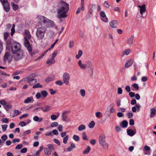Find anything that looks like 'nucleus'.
<instances>
[{
  "label": "nucleus",
  "mask_w": 156,
  "mask_h": 156,
  "mask_svg": "<svg viewBox=\"0 0 156 156\" xmlns=\"http://www.w3.org/2000/svg\"><path fill=\"white\" fill-rule=\"evenodd\" d=\"M122 92V90L121 87H119L118 89V94H121Z\"/></svg>",
  "instance_id": "nucleus-62"
},
{
  "label": "nucleus",
  "mask_w": 156,
  "mask_h": 156,
  "mask_svg": "<svg viewBox=\"0 0 156 156\" xmlns=\"http://www.w3.org/2000/svg\"><path fill=\"white\" fill-rule=\"evenodd\" d=\"M70 111H66L63 112L62 113V119L63 121H66L67 119V116L66 115L69 113Z\"/></svg>",
  "instance_id": "nucleus-18"
},
{
  "label": "nucleus",
  "mask_w": 156,
  "mask_h": 156,
  "mask_svg": "<svg viewBox=\"0 0 156 156\" xmlns=\"http://www.w3.org/2000/svg\"><path fill=\"white\" fill-rule=\"evenodd\" d=\"M133 63V61L131 59L128 60L126 63L125 67L126 68L130 66Z\"/></svg>",
  "instance_id": "nucleus-24"
},
{
  "label": "nucleus",
  "mask_w": 156,
  "mask_h": 156,
  "mask_svg": "<svg viewBox=\"0 0 156 156\" xmlns=\"http://www.w3.org/2000/svg\"><path fill=\"white\" fill-rule=\"evenodd\" d=\"M8 126V125L6 124L2 125L1 127L2 131L4 132L6 130Z\"/></svg>",
  "instance_id": "nucleus-41"
},
{
  "label": "nucleus",
  "mask_w": 156,
  "mask_h": 156,
  "mask_svg": "<svg viewBox=\"0 0 156 156\" xmlns=\"http://www.w3.org/2000/svg\"><path fill=\"white\" fill-rule=\"evenodd\" d=\"M127 133L128 135L131 136H132L136 134V130L133 131L132 129H129L127 130Z\"/></svg>",
  "instance_id": "nucleus-21"
},
{
  "label": "nucleus",
  "mask_w": 156,
  "mask_h": 156,
  "mask_svg": "<svg viewBox=\"0 0 156 156\" xmlns=\"http://www.w3.org/2000/svg\"><path fill=\"white\" fill-rule=\"evenodd\" d=\"M49 50L48 49L47 50L45 51L38 58H37L35 61H36L41 59L47 53L48 51Z\"/></svg>",
  "instance_id": "nucleus-33"
},
{
  "label": "nucleus",
  "mask_w": 156,
  "mask_h": 156,
  "mask_svg": "<svg viewBox=\"0 0 156 156\" xmlns=\"http://www.w3.org/2000/svg\"><path fill=\"white\" fill-rule=\"evenodd\" d=\"M23 147V145L22 144H20L17 145L15 147L16 149H20Z\"/></svg>",
  "instance_id": "nucleus-60"
},
{
  "label": "nucleus",
  "mask_w": 156,
  "mask_h": 156,
  "mask_svg": "<svg viewBox=\"0 0 156 156\" xmlns=\"http://www.w3.org/2000/svg\"><path fill=\"white\" fill-rule=\"evenodd\" d=\"M104 5L105 7L106 8H108L110 7V5L107 1L105 2L104 3Z\"/></svg>",
  "instance_id": "nucleus-56"
},
{
  "label": "nucleus",
  "mask_w": 156,
  "mask_h": 156,
  "mask_svg": "<svg viewBox=\"0 0 156 156\" xmlns=\"http://www.w3.org/2000/svg\"><path fill=\"white\" fill-rule=\"evenodd\" d=\"M24 56V53L23 51L22 50L19 51H18L13 53V58L16 61H18Z\"/></svg>",
  "instance_id": "nucleus-3"
},
{
  "label": "nucleus",
  "mask_w": 156,
  "mask_h": 156,
  "mask_svg": "<svg viewBox=\"0 0 156 156\" xmlns=\"http://www.w3.org/2000/svg\"><path fill=\"white\" fill-rule=\"evenodd\" d=\"M49 90L50 92V94H51L52 95L55 94L56 93V91L54 90H53V89L52 88L49 89Z\"/></svg>",
  "instance_id": "nucleus-59"
},
{
  "label": "nucleus",
  "mask_w": 156,
  "mask_h": 156,
  "mask_svg": "<svg viewBox=\"0 0 156 156\" xmlns=\"http://www.w3.org/2000/svg\"><path fill=\"white\" fill-rule=\"evenodd\" d=\"M58 53V51L57 50L55 51L52 54L51 57L47 60L46 63L50 66L54 64L55 62V61L54 59V58L56 56Z\"/></svg>",
  "instance_id": "nucleus-5"
},
{
  "label": "nucleus",
  "mask_w": 156,
  "mask_h": 156,
  "mask_svg": "<svg viewBox=\"0 0 156 156\" xmlns=\"http://www.w3.org/2000/svg\"><path fill=\"white\" fill-rule=\"evenodd\" d=\"M105 136L103 134H101L99 137L98 142L99 144L106 141Z\"/></svg>",
  "instance_id": "nucleus-15"
},
{
  "label": "nucleus",
  "mask_w": 156,
  "mask_h": 156,
  "mask_svg": "<svg viewBox=\"0 0 156 156\" xmlns=\"http://www.w3.org/2000/svg\"><path fill=\"white\" fill-rule=\"evenodd\" d=\"M48 147V148H49L51 151H54L55 150L52 144H48L47 146Z\"/></svg>",
  "instance_id": "nucleus-44"
},
{
  "label": "nucleus",
  "mask_w": 156,
  "mask_h": 156,
  "mask_svg": "<svg viewBox=\"0 0 156 156\" xmlns=\"http://www.w3.org/2000/svg\"><path fill=\"white\" fill-rule=\"evenodd\" d=\"M2 4L4 10L7 12L9 11L10 7L7 0H0Z\"/></svg>",
  "instance_id": "nucleus-9"
},
{
  "label": "nucleus",
  "mask_w": 156,
  "mask_h": 156,
  "mask_svg": "<svg viewBox=\"0 0 156 156\" xmlns=\"http://www.w3.org/2000/svg\"><path fill=\"white\" fill-rule=\"evenodd\" d=\"M54 141L55 143L56 144H57L59 146L60 145V142H59V140L58 139H55L54 140Z\"/></svg>",
  "instance_id": "nucleus-63"
},
{
  "label": "nucleus",
  "mask_w": 156,
  "mask_h": 156,
  "mask_svg": "<svg viewBox=\"0 0 156 156\" xmlns=\"http://www.w3.org/2000/svg\"><path fill=\"white\" fill-rule=\"evenodd\" d=\"M103 149L106 150L108 148V144L106 141L99 144Z\"/></svg>",
  "instance_id": "nucleus-17"
},
{
  "label": "nucleus",
  "mask_w": 156,
  "mask_h": 156,
  "mask_svg": "<svg viewBox=\"0 0 156 156\" xmlns=\"http://www.w3.org/2000/svg\"><path fill=\"white\" fill-rule=\"evenodd\" d=\"M86 129V126L85 125H81L78 127V130L79 131H81L85 129Z\"/></svg>",
  "instance_id": "nucleus-38"
},
{
  "label": "nucleus",
  "mask_w": 156,
  "mask_h": 156,
  "mask_svg": "<svg viewBox=\"0 0 156 156\" xmlns=\"http://www.w3.org/2000/svg\"><path fill=\"white\" fill-rule=\"evenodd\" d=\"M44 24L48 27H52L54 25V23L52 21L48 19Z\"/></svg>",
  "instance_id": "nucleus-13"
},
{
  "label": "nucleus",
  "mask_w": 156,
  "mask_h": 156,
  "mask_svg": "<svg viewBox=\"0 0 156 156\" xmlns=\"http://www.w3.org/2000/svg\"><path fill=\"white\" fill-rule=\"evenodd\" d=\"M80 94L82 97H84L85 96L86 91L85 90L83 89H81L80 90Z\"/></svg>",
  "instance_id": "nucleus-30"
},
{
  "label": "nucleus",
  "mask_w": 156,
  "mask_h": 156,
  "mask_svg": "<svg viewBox=\"0 0 156 156\" xmlns=\"http://www.w3.org/2000/svg\"><path fill=\"white\" fill-rule=\"evenodd\" d=\"M91 8L90 9L89 12L90 14H92L93 13L94 9L95 8L96 6L94 4H92L91 5Z\"/></svg>",
  "instance_id": "nucleus-34"
},
{
  "label": "nucleus",
  "mask_w": 156,
  "mask_h": 156,
  "mask_svg": "<svg viewBox=\"0 0 156 156\" xmlns=\"http://www.w3.org/2000/svg\"><path fill=\"white\" fill-rule=\"evenodd\" d=\"M101 112H98L95 113L96 116L98 118H100L101 117Z\"/></svg>",
  "instance_id": "nucleus-57"
},
{
  "label": "nucleus",
  "mask_w": 156,
  "mask_h": 156,
  "mask_svg": "<svg viewBox=\"0 0 156 156\" xmlns=\"http://www.w3.org/2000/svg\"><path fill=\"white\" fill-rule=\"evenodd\" d=\"M130 52V50L129 49H127L125 50L123 53V55H128Z\"/></svg>",
  "instance_id": "nucleus-37"
},
{
  "label": "nucleus",
  "mask_w": 156,
  "mask_h": 156,
  "mask_svg": "<svg viewBox=\"0 0 156 156\" xmlns=\"http://www.w3.org/2000/svg\"><path fill=\"white\" fill-rule=\"evenodd\" d=\"M63 81L64 83L66 85H68L69 83L70 76L68 73L65 72L63 73L62 76Z\"/></svg>",
  "instance_id": "nucleus-6"
},
{
  "label": "nucleus",
  "mask_w": 156,
  "mask_h": 156,
  "mask_svg": "<svg viewBox=\"0 0 156 156\" xmlns=\"http://www.w3.org/2000/svg\"><path fill=\"white\" fill-rule=\"evenodd\" d=\"M128 124V122L126 120H123L122 121L120 126L122 127L123 128H126L127 127Z\"/></svg>",
  "instance_id": "nucleus-27"
},
{
  "label": "nucleus",
  "mask_w": 156,
  "mask_h": 156,
  "mask_svg": "<svg viewBox=\"0 0 156 156\" xmlns=\"http://www.w3.org/2000/svg\"><path fill=\"white\" fill-rule=\"evenodd\" d=\"M63 82L61 80H58L55 82V84L57 85L62 86L63 84Z\"/></svg>",
  "instance_id": "nucleus-48"
},
{
  "label": "nucleus",
  "mask_w": 156,
  "mask_h": 156,
  "mask_svg": "<svg viewBox=\"0 0 156 156\" xmlns=\"http://www.w3.org/2000/svg\"><path fill=\"white\" fill-rule=\"evenodd\" d=\"M24 43L25 46L27 48L30 53V54L31 55H32V48L30 46V42L28 40V39H27L26 37H25L24 38Z\"/></svg>",
  "instance_id": "nucleus-7"
},
{
  "label": "nucleus",
  "mask_w": 156,
  "mask_h": 156,
  "mask_svg": "<svg viewBox=\"0 0 156 156\" xmlns=\"http://www.w3.org/2000/svg\"><path fill=\"white\" fill-rule=\"evenodd\" d=\"M12 8L15 11H16L18 9V6L17 5L15 4H12Z\"/></svg>",
  "instance_id": "nucleus-51"
},
{
  "label": "nucleus",
  "mask_w": 156,
  "mask_h": 156,
  "mask_svg": "<svg viewBox=\"0 0 156 156\" xmlns=\"http://www.w3.org/2000/svg\"><path fill=\"white\" fill-rule=\"evenodd\" d=\"M91 148L90 146H88L87 147L83 152V154H87L89 153Z\"/></svg>",
  "instance_id": "nucleus-36"
},
{
  "label": "nucleus",
  "mask_w": 156,
  "mask_h": 156,
  "mask_svg": "<svg viewBox=\"0 0 156 156\" xmlns=\"http://www.w3.org/2000/svg\"><path fill=\"white\" fill-rule=\"evenodd\" d=\"M118 24V22L117 20H113L110 21L109 23L110 26L113 28H116Z\"/></svg>",
  "instance_id": "nucleus-14"
},
{
  "label": "nucleus",
  "mask_w": 156,
  "mask_h": 156,
  "mask_svg": "<svg viewBox=\"0 0 156 156\" xmlns=\"http://www.w3.org/2000/svg\"><path fill=\"white\" fill-rule=\"evenodd\" d=\"M33 120L36 122H41L43 120V118L42 117L39 118L37 116H35L33 118Z\"/></svg>",
  "instance_id": "nucleus-22"
},
{
  "label": "nucleus",
  "mask_w": 156,
  "mask_h": 156,
  "mask_svg": "<svg viewBox=\"0 0 156 156\" xmlns=\"http://www.w3.org/2000/svg\"><path fill=\"white\" fill-rule=\"evenodd\" d=\"M42 85L40 84L39 83H37L36 84L34 85L33 87V88H36L39 87H42Z\"/></svg>",
  "instance_id": "nucleus-49"
},
{
  "label": "nucleus",
  "mask_w": 156,
  "mask_h": 156,
  "mask_svg": "<svg viewBox=\"0 0 156 156\" xmlns=\"http://www.w3.org/2000/svg\"><path fill=\"white\" fill-rule=\"evenodd\" d=\"M24 34L25 37H27V39H30L31 38V36L30 34V33L28 30H25L24 32Z\"/></svg>",
  "instance_id": "nucleus-28"
},
{
  "label": "nucleus",
  "mask_w": 156,
  "mask_h": 156,
  "mask_svg": "<svg viewBox=\"0 0 156 156\" xmlns=\"http://www.w3.org/2000/svg\"><path fill=\"white\" fill-rule=\"evenodd\" d=\"M59 114H58L57 116L55 115H52L51 116V119L53 120H56L59 116Z\"/></svg>",
  "instance_id": "nucleus-42"
},
{
  "label": "nucleus",
  "mask_w": 156,
  "mask_h": 156,
  "mask_svg": "<svg viewBox=\"0 0 156 156\" xmlns=\"http://www.w3.org/2000/svg\"><path fill=\"white\" fill-rule=\"evenodd\" d=\"M37 19L40 23H43L44 24L45 23L46 21H47L46 20L48 19L45 17L41 16H37Z\"/></svg>",
  "instance_id": "nucleus-12"
},
{
  "label": "nucleus",
  "mask_w": 156,
  "mask_h": 156,
  "mask_svg": "<svg viewBox=\"0 0 156 156\" xmlns=\"http://www.w3.org/2000/svg\"><path fill=\"white\" fill-rule=\"evenodd\" d=\"M82 136V138L83 140H88L87 136L85 132H84L83 133Z\"/></svg>",
  "instance_id": "nucleus-47"
},
{
  "label": "nucleus",
  "mask_w": 156,
  "mask_h": 156,
  "mask_svg": "<svg viewBox=\"0 0 156 156\" xmlns=\"http://www.w3.org/2000/svg\"><path fill=\"white\" fill-rule=\"evenodd\" d=\"M7 136L6 135H4L1 137L2 139L4 141L6 140L7 139Z\"/></svg>",
  "instance_id": "nucleus-61"
},
{
  "label": "nucleus",
  "mask_w": 156,
  "mask_h": 156,
  "mask_svg": "<svg viewBox=\"0 0 156 156\" xmlns=\"http://www.w3.org/2000/svg\"><path fill=\"white\" fill-rule=\"evenodd\" d=\"M134 37V35H132L130 37L128 40L127 41V44L130 45H131L133 43V41Z\"/></svg>",
  "instance_id": "nucleus-23"
},
{
  "label": "nucleus",
  "mask_w": 156,
  "mask_h": 156,
  "mask_svg": "<svg viewBox=\"0 0 156 156\" xmlns=\"http://www.w3.org/2000/svg\"><path fill=\"white\" fill-rule=\"evenodd\" d=\"M11 50L13 53L22 50L21 45L19 43L16 42H14L12 44Z\"/></svg>",
  "instance_id": "nucleus-4"
},
{
  "label": "nucleus",
  "mask_w": 156,
  "mask_h": 156,
  "mask_svg": "<svg viewBox=\"0 0 156 156\" xmlns=\"http://www.w3.org/2000/svg\"><path fill=\"white\" fill-rule=\"evenodd\" d=\"M54 33L52 31H50L48 32V35L50 37H53Z\"/></svg>",
  "instance_id": "nucleus-53"
},
{
  "label": "nucleus",
  "mask_w": 156,
  "mask_h": 156,
  "mask_svg": "<svg viewBox=\"0 0 156 156\" xmlns=\"http://www.w3.org/2000/svg\"><path fill=\"white\" fill-rule=\"evenodd\" d=\"M138 7H139L140 9V14L142 15L146 10L145 4H143L142 5H138Z\"/></svg>",
  "instance_id": "nucleus-16"
},
{
  "label": "nucleus",
  "mask_w": 156,
  "mask_h": 156,
  "mask_svg": "<svg viewBox=\"0 0 156 156\" xmlns=\"http://www.w3.org/2000/svg\"><path fill=\"white\" fill-rule=\"evenodd\" d=\"M43 149V147L42 146H41L40 147L39 149L37 151L36 154L33 155V156H39L40 154V153Z\"/></svg>",
  "instance_id": "nucleus-35"
},
{
  "label": "nucleus",
  "mask_w": 156,
  "mask_h": 156,
  "mask_svg": "<svg viewBox=\"0 0 156 156\" xmlns=\"http://www.w3.org/2000/svg\"><path fill=\"white\" fill-rule=\"evenodd\" d=\"M132 86L137 90H139V87L137 84L134 83L132 85Z\"/></svg>",
  "instance_id": "nucleus-52"
},
{
  "label": "nucleus",
  "mask_w": 156,
  "mask_h": 156,
  "mask_svg": "<svg viewBox=\"0 0 156 156\" xmlns=\"http://www.w3.org/2000/svg\"><path fill=\"white\" fill-rule=\"evenodd\" d=\"M34 101V99L33 97H28L24 101V103L25 104L30 103H32Z\"/></svg>",
  "instance_id": "nucleus-20"
},
{
  "label": "nucleus",
  "mask_w": 156,
  "mask_h": 156,
  "mask_svg": "<svg viewBox=\"0 0 156 156\" xmlns=\"http://www.w3.org/2000/svg\"><path fill=\"white\" fill-rule=\"evenodd\" d=\"M41 94L42 98H45L48 95L47 92L45 90L41 91Z\"/></svg>",
  "instance_id": "nucleus-25"
},
{
  "label": "nucleus",
  "mask_w": 156,
  "mask_h": 156,
  "mask_svg": "<svg viewBox=\"0 0 156 156\" xmlns=\"http://www.w3.org/2000/svg\"><path fill=\"white\" fill-rule=\"evenodd\" d=\"M49 50L48 49L47 50L45 51L38 58H37L35 61H36L41 59L47 53L48 51Z\"/></svg>",
  "instance_id": "nucleus-32"
},
{
  "label": "nucleus",
  "mask_w": 156,
  "mask_h": 156,
  "mask_svg": "<svg viewBox=\"0 0 156 156\" xmlns=\"http://www.w3.org/2000/svg\"><path fill=\"white\" fill-rule=\"evenodd\" d=\"M127 115L129 118H130L133 117V114L132 112H129L127 114Z\"/></svg>",
  "instance_id": "nucleus-58"
},
{
  "label": "nucleus",
  "mask_w": 156,
  "mask_h": 156,
  "mask_svg": "<svg viewBox=\"0 0 156 156\" xmlns=\"http://www.w3.org/2000/svg\"><path fill=\"white\" fill-rule=\"evenodd\" d=\"M63 126L62 125H59L57 127L58 130L59 132H62L63 130Z\"/></svg>",
  "instance_id": "nucleus-54"
},
{
  "label": "nucleus",
  "mask_w": 156,
  "mask_h": 156,
  "mask_svg": "<svg viewBox=\"0 0 156 156\" xmlns=\"http://www.w3.org/2000/svg\"><path fill=\"white\" fill-rule=\"evenodd\" d=\"M73 138L75 141H78L80 140L79 137L77 135H74L73 136Z\"/></svg>",
  "instance_id": "nucleus-45"
},
{
  "label": "nucleus",
  "mask_w": 156,
  "mask_h": 156,
  "mask_svg": "<svg viewBox=\"0 0 156 156\" xmlns=\"http://www.w3.org/2000/svg\"><path fill=\"white\" fill-rule=\"evenodd\" d=\"M69 5L65 2L61 1L58 2L57 9V17L58 18L61 20L67 16L66 14L69 10Z\"/></svg>",
  "instance_id": "nucleus-1"
},
{
  "label": "nucleus",
  "mask_w": 156,
  "mask_h": 156,
  "mask_svg": "<svg viewBox=\"0 0 156 156\" xmlns=\"http://www.w3.org/2000/svg\"><path fill=\"white\" fill-rule=\"evenodd\" d=\"M156 114V112L155 109L154 108H151L150 109V117H153Z\"/></svg>",
  "instance_id": "nucleus-26"
},
{
  "label": "nucleus",
  "mask_w": 156,
  "mask_h": 156,
  "mask_svg": "<svg viewBox=\"0 0 156 156\" xmlns=\"http://www.w3.org/2000/svg\"><path fill=\"white\" fill-rule=\"evenodd\" d=\"M36 97L37 99H39L40 98H42V96L41 93L37 92L36 94Z\"/></svg>",
  "instance_id": "nucleus-50"
},
{
  "label": "nucleus",
  "mask_w": 156,
  "mask_h": 156,
  "mask_svg": "<svg viewBox=\"0 0 156 156\" xmlns=\"http://www.w3.org/2000/svg\"><path fill=\"white\" fill-rule=\"evenodd\" d=\"M69 136L68 135H66L65 136L63 139V142L64 144H66L67 143V141L68 140Z\"/></svg>",
  "instance_id": "nucleus-39"
},
{
  "label": "nucleus",
  "mask_w": 156,
  "mask_h": 156,
  "mask_svg": "<svg viewBox=\"0 0 156 156\" xmlns=\"http://www.w3.org/2000/svg\"><path fill=\"white\" fill-rule=\"evenodd\" d=\"M26 79L27 82L31 86L36 83L37 82L36 79L31 78L30 76L27 77Z\"/></svg>",
  "instance_id": "nucleus-10"
},
{
  "label": "nucleus",
  "mask_w": 156,
  "mask_h": 156,
  "mask_svg": "<svg viewBox=\"0 0 156 156\" xmlns=\"http://www.w3.org/2000/svg\"><path fill=\"white\" fill-rule=\"evenodd\" d=\"M31 132V130H27L25 132H23L22 135L23 136H25L26 135L28 134H30Z\"/></svg>",
  "instance_id": "nucleus-55"
},
{
  "label": "nucleus",
  "mask_w": 156,
  "mask_h": 156,
  "mask_svg": "<svg viewBox=\"0 0 156 156\" xmlns=\"http://www.w3.org/2000/svg\"><path fill=\"white\" fill-rule=\"evenodd\" d=\"M4 59L5 63L7 62L8 63H10L12 60V57L9 52L7 51L4 55Z\"/></svg>",
  "instance_id": "nucleus-8"
},
{
  "label": "nucleus",
  "mask_w": 156,
  "mask_h": 156,
  "mask_svg": "<svg viewBox=\"0 0 156 156\" xmlns=\"http://www.w3.org/2000/svg\"><path fill=\"white\" fill-rule=\"evenodd\" d=\"M78 64L79 66L82 69H86L87 67L86 64L82 63L81 60H80L78 61Z\"/></svg>",
  "instance_id": "nucleus-19"
},
{
  "label": "nucleus",
  "mask_w": 156,
  "mask_h": 156,
  "mask_svg": "<svg viewBox=\"0 0 156 156\" xmlns=\"http://www.w3.org/2000/svg\"><path fill=\"white\" fill-rule=\"evenodd\" d=\"M27 148L25 147V148H22L20 152L22 153H25L27 152Z\"/></svg>",
  "instance_id": "nucleus-64"
},
{
  "label": "nucleus",
  "mask_w": 156,
  "mask_h": 156,
  "mask_svg": "<svg viewBox=\"0 0 156 156\" xmlns=\"http://www.w3.org/2000/svg\"><path fill=\"white\" fill-rule=\"evenodd\" d=\"M95 125V122L94 121H92L88 124V127L90 128H92L94 127Z\"/></svg>",
  "instance_id": "nucleus-40"
},
{
  "label": "nucleus",
  "mask_w": 156,
  "mask_h": 156,
  "mask_svg": "<svg viewBox=\"0 0 156 156\" xmlns=\"http://www.w3.org/2000/svg\"><path fill=\"white\" fill-rule=\"evenodd\" d=\"M50 107L48 105H46L44 107H42V110L44 112H48L50 110Z\"/></svg>",
  "instance_id": "nucleus-31"
},
{
  "label": "nucleus",
  "mask_w": 156,
  "mask_h": 156,
  "mask_svg": "<svg viewBox=\"0 0 156 156\" xmlns=\"http://www.w3.org/2000/svg\"><path fill=\"white\" fill-rule=\"evenodd\" d=\"M44 153L46 155H50L51 152V151L49 148H45L44 149Z\"/></svg>",
  "instance_id": "nucleus-29"
},
{
  "label": "nucleus",
  "mask_w": 156,
  "mask_h": 156,
  "mask_svg": "<svg viewBox=\"0 0 156 156\" xmlns=\"http://www.w3.org/2000/svg\"><path fill=\"white\" fill-rule=\"evenodd\" d=\"M46 30V28L44 26H41L37 29L36 34L38 40H41L44 38Z\"/></svg>",
  "instance_id": "nucleus-2"
},
{
  "label": "nucleus",
  "mask_w": 156,
  "mask_h": 156,
  "mask_svg": "<svg viewBox=\"0 0 156 156\" xmlns=\"http://www.w3.org/2000/svg\"><path fill=\"white\" fill-rule=\"evenodd\" d=\"M82 51L81 50H80L78 51V55H76V57L77 58H79L82 55Z\"/></svg>",
  "instance_id": "nucleus-43"
},
{
  "label": "nucleus",
  "mask_w": 156,
  "mask_h": 156,
  "mask_svg": "<svg viewBox=\"0 0 156 156\" xmlns=\"http://www.w3.org/2000/svg\"><path fill=\"white\" fill-rule=\"evenodd\" d=\"M20 114L19 111L17 110H15L14 111V114L12 115V117H14Z\"/></svg>",
  "instance_id": "nucleus-46"
},
{
  "label": "nucleus",
  "mask_w": 156,
  "mask_h": 156,
  "mask_svg": "<svg viewBox=\"0 0 156 156\" xmlns=\"http://www.w3.org/2000/svg\"><path fill=\"white\" fill-rule=\"evenodd\" d=\"M100 15L102 17L101 19L105 23L108 22V19L106 16L105 13L104 11H101L100 13Z\"/></svg>",
  "instance_id": "nucleus-11"
}]
</instances>
